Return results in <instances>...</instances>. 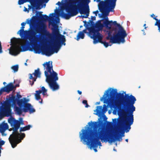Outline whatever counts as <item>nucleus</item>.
Instances as JSON below:
<instances>
[{
    "mask_svg": "<svg viewBox=\"0 0 160 160\" xmlns=\"http://www.w3.org/2000/svg\"><path fill=\"white\" fill-rule=\"evenodd\" d=\"M29 75H30V76L29 77V79H32V81L34 82L36 81V79H37V77L35 78H33L32 77V74H29Z\"/></svg>",
    "mask_w": 160,
    "mask_h": 160,
    "instance_id": "nucleus-34",
    "label": "nucleus"
},
{
    "mask_svg": "<svg viewBox=\"0 0 160 160\" xmlns=\"http://www.w3.org/2000/svg\"><path fill=\"white\" fill-rule=\"evenodd\" d=\"M19 86V85L18 84H16L15 86H14V89H15L16 87H18Z\"/></svg>",
    "mask_w": 160,
    "mask_h": 160,
    "instance_id": "nucleus-41",
    "label": "nucleus"
},
{
    "mask_svg": "<svg viewBox=\"0 0 160 160\" xmlns=\"http://www.w3.org/2000/svg\"><path fill=\"white\" fill-rule=\"evenodd\" d=\"M28 99L24 98L20 100H17L16 96L12 95L10 97L8 101L9 103H12V105L16 106L17 103L19 107H16L15 111L19 115H21L23 112H29L30 113L35 112V110L32 108V106L30 103H27Z\"/></svg>",
    "mask_w": 160,
    "mask_h": 160,
    "instance_id": "nucleus-5",
    "label": "nucleus"
},
{
    "mask_svg": "<svg viewBox=\"0 0 160 160\" xmlns=\"http://www.w3.org/2000/svg\"><path fill=\"white\" fill-rule=\"evenodd\" d=\"M96 110L97 113L101 114L102 112L105 113L107 111V107L105 104L103 105V108L102 106H98L97 107Z\"/></svg>",
    "mask_w": 160,
    "mask_h": 160,
    "instance_id": "nucleus-23",
    "label": "nucleus"
},
{
    "mask_svg": "<svg viewBox=\"0 0 160 160\" xmlns=\"http://www.w3.org/2000/svg\"><path fill=\"white\" fill-rule=\"evenodd\" d=\"M3 92L2 91V90H1V89L0 90V96L2 94V93Z\"/></svg>",
    "mask_w": 160,
    "mask_h": 160,
    "instance_id": "nucleus-45",
    "label": "nucleus"
},
{
    "mask_svg": "<svg viewBox=\"0 0 160 160\" xmlns=\"http://www.w3.org/2000/svg\"><path fill=\"white\" fill-rule=\"evenodd\" d=\"M11 68L13 70L14 72H17L18 69V65H14L11 67Z\"/></svg>",
    "mask_w": 160,
    "mask_h": 160,
    "instance_id": "nucleus-32",
    "label": "nucleus"
},
{
    "mask_svg": "<svg viewBox=\"0 0 160 160\" xmlns=\"http://www.w3.org/2000/svg\"><path fill=\"white\" fill-rule=\"evenodd\" d=\"M103 38L102 35H101L97 37L92 38L93 40V43L94 44L100 42L102 44H103L104 46L106 47L107 48L109 46V44L108 42L106 41H103L102 40Z\"/></svg>",
    "mask_w": 160,
    "mask_h": 160,
    "instance_id": "nucleus-16",
    "label": "nucleus"
},
{
    "mask_svg": "<svg viewBox=\"0 0 160 160\" xmlns=\"http://www.w3.org/2000/svg\"><path fill=\"white\" fill-rule=\"evenodd\" d=\"M24 8H24V11L25 12L28 11L27 8L25 7H24Z\"/></svg>",
    "mask_w": 160,
    "mask_h": 160,
    "instance_id": "nucleus-44",
    "label": "nucleus"
},
{
    "mask_svg": "<svg viewBox=\"0 0 160 160\" xmlns=\"http://www.w3.org/2000/svg\"><path fill=\"white\" fill-rule=\"evenodd\" d=\"M82 27V26H80V28H81V27Z\"/></svg>",
    "mask_w": 160,
    "mask_h": 160,
    "instance_id": "nucleus-54",
    "label": "nucleus"
},
{
    "mask_svg": "<svg viewBox=\"0 0 160 160\" xmlns=\"http://www.w3.org/2000/svg\"><path fill=\"white\" fill-rule=\"evenodd\" d=\"M117 0H108L102 2L99 6V9L102 13L108 14L110 12L114 11Z\"/></svg>",
    "mask_w": 160,
    "mask_h": 160,
    "instance_id": "nucleus-7",
    "label": "nucleus"
},
{
    "mask_svg": "<svg viewBox=\"0 0 160 160\" xmlns=\"http://www.w3.org/2000/svg\"><path fill=\"white\" fill-rule=\"evenodd\" d=\"M16 96L17 98L16 97V98L17 99V100H20V99L22 98L21 95L18 93H17V94Z\"/></svg>",
    "mask_w": 160,
    "mask_h": 160,
    "instance_id": "nucleus-37",
    "label": "nucleus"
},
{
    "mask_svg": "<svg viewBox=\"0 0 160 160\" xmlns=\"http://www.w3.org/2000/svg\"><path fill=\"white\" fill-rule=\"evenodd\" d=\"M102 20H99L96 22L94 26L96 29L92 28L90 30L89 35L91 38H92L102 35V34L100 33L99 31L105 27L103 23L102 24L101 23Z\"/></svg>",
    "mask_w": 160,
    "mask_h": 160,
    "instance_id": "nucleus-8",
    "label": "nucleus"
},
{
    "mask_svg": "<svg viewBox=\"0 0 160 160\" xmlns=\"http://www.w3.org/2000/svg\"><path fill=\"white\" fill-rule=\"evenodd\" d=\"M65 10L67 13L62 12L61 16L66 19H69L71 17L76 15L78 13L77 10L72 9L70 7H65Z\"/></svg>",
    "mask_w": 160,
    "mask_h": 160,
    "instance_id": "nucleus-11",
    "label": "nucleus"
},
{
    "mask_svg": "<svg viewBox=\"0 0 160 160\" xmlns=\"http://www.w3.org/2000/svg\"><path fill=\"white\" fill-rule=\"evenodd\" d=\"M50 74H48V73H47V72H45V75L46 77V81L47 82L56 81L58 79V74L56 72L53 71L49 72Z\"/></svg>",
    "mask_w": 160,
    "mask_h": 160,
    "instance_id": "nucleus-13",
    "label": "nucleus"
},
{
    "mask_svg": "<svg viewBox=\"0 0 160 160\" xmlns=\"http://www.w3.org/2000/svg\"><path fill=\"white\" fill-rule=\"evenodd\" d=\"M26 24V22H22L21 25L22 27L21 28V29L18 32V34H19V35L22 37L23 35V32H24V28H25L24 26Z\"/></svg>",
    "mask_w": 160,
    "mask_h": 160,
    "instance_id": "nucleus-25",
    "label": "nucleus"
},
{
    "mask_svg": "<svg viewBox=\"0 0 160 160\" xmlns=\"http://www.w3.org/2000/svg\"><path fill=\"white\" fill-rule=\"evenodd\" d=\"M47 82L48 83L50 88L53 91H55L59 89V86L57 83L56 81H52Z\"/></svg>",
    "mask_w": 160,
    "mask_h": 160,
    "instance_id": "nucleus-22",
    "label": "nucleus"
},
{
    "mask_svg": "<svg viewBox=\"0 0 160 160\" xmlns=\"http://www.w3.org/2000/svg\"><path fill=\"white\" fill-rule=\"evenodd\" d=\"M52 27L51 29L52 31V37L53 39V45L52 47L53 53H57L59 50L61 44L65 45L66 39L65 36L60 33L58 25L56 24L52 23Z\"/></svg>",
    "mask_w": 160,
    "mask_h": 160,
    "instance_id": "nucleus-6",
    "label": "nucleus"
},
{
    "mask_svg": "<svg viewBox=\"0 0 160 160\" xmlns=\"http://www.w3.org/2000/svg\"><path fill=\"white\" fill-rule=\"evenodd\" d=\"M47 90L44 86L41 87V90L36 91V93L34 94L35 98L38 101L41 100V101L39 102L41 104L42 103V99L41 98L40 94L42 93L43 95L45 96L47 94Z\"/></svg>",
    "mask_w": 160,
    "mask_h": 160,
    "instance_id": "nucleus-15",
    "label": "nucleus"
},
{
    "mask_svg": "<svg viewBox=\"0 0 160 160\" xmlns=\"http://www.w3.org/2000/svg\"><path fill=\"white\" fill-rule=\"evenodd\" d=\"M82 102L83 104H85V107L86 108H88L89 107V105L87 103V100H83Z\"/></svg>",
    "mask_w": 160,
    "mask_h": 160,
    "instance_id": "nucleus-35",
    "label": "nucleus"
},
{
    "mask_svg": "<svg viewBox=\"0 0 160 160\" xmlns=\"http://www.w3.org/2000/svg\"><path fill=\"white\" fill-rule=\"evenodd\" d=\"M6 84V82H3V84H4V85H5V84Z\"/></svg>",
    "mask_w": 160,
    "mask_h": 160,
    "instance_id": "nucleus-52",
    "label": "nucleus"
},
{
    "mask_svg": "<svg viewBox=\"0 0 160 160\" xmlns=\"http://www.w3.org/2000/svg\"><path fill=\"white\" fill-rule=\"evenodd\" d=\"M103 24L107 29L109 30L108 36L106 37L107 40H110V42L113 43H124L125 38L127 34L125 30L120 24L116 21H109L108 17L104 18Z\"/></svg>",
    "mask_w": 160,
    "mask_h": 160,
    "instance_id": "nucleus-4",
    "label": "nucleus"
},
{
    "mask_svg": "<svg viewBox=\"0 0 160 160\" xmlns=\"http://www.w3.org/2000/svg\"><path fill=\"white\" fill-rule=\"evenodd\" d=\"M52 63V62L51 61L46 62L43 64V65L44 68V70L46 69V70L44 71L45 75V74L46 72H47V73H48L53 71Z\"/></svg>",
    "mask_w": 160,
    "mask_h": 160,
    "instance_id": "nucleus-17",
    "label": "nucleus"
},
{
    "mask_svg": "<svg viewBox=\"0 0 160 160\" xmlns=\"http://www.w3.org/2000/svg\"><path fill=\"white\" fill-rule=\"evenodd\" d=\"M42 53L48 56H50L53 54L52 46H46L42 49Z\"/></svg>",
    "mask_w": 160,
    "mask_h": 160,
    "instance_id": "nucleus-18",
    "label": "nucleus"
},
{
    "mask_svg": "<svg viewBox=\"0 0 160 160\" xmlns=\"http://www.w3.org/2000/svg\"><path fill=\"white\" fill-rule=\"evenodd\" d=\"M13 131L12 134L10 135L9 140V142L13 148H15L17 146V143H15L17 139L19 138L20 134L18 132V130L19 128H12Z\"/></svg>",
    "mask_w": 160,
    "mask_h": 160,
    "instance_id": "nucleus-9",
    "label": "nucleus"
},
{
    "mask_svg": "<svg viewBox=\"0 0 160 160\" xmlns=\"http://www.w3.org/2000/svg\"><path fill=\"white\" fill-rule=\"evenodd\" d=\"M8 123L10 124L12 128H19L20 126V122L14 118L9 120Z\"/></svg>",
    "mask_w": 160,
    "mask_h": 160,
    "instance_id": "nucleus-19",
    "label": "nucleus"
},
{
    "mask_svg": "<svg viewBox=\"0 0 160 160\" xmlns=\"http://www.w3.org/2000/svg\"><path fill=\"white\" fill-rule=\"evenodd\" d=\"M91 20H89V22H88V24L89 25H92L94 24L93 21L95 20H96V17L95 16H91Z\"/></svg>",
    "mask_w": 160,
    "mask_h": 160,
    "instance_id": "nucleus-31",
    "label": "nucleus"
},
{
    "mask_svg": "<svg viewBox=\"0 0 160 160\" xmlns=\"http://www.w3.org/2000/svg\"><path fill=\"white\" fill-rule=\"evenodd\" d=\"M125 141L127 142H128V139H125Z\"/></svg>",
    "mask_w": 160,
    "mask_h": 160,
    "instance_id": "nucleus-50",
    "label": "nucleus"
},
{
    "mask_svg": "<svg viewBox=\"0 0 160 160\" xmlns=\"http://www.w3.org/2000/svg\"><path fill=\"white\" fill-rule=\"evenodd\" d=\"M146 24H144L143 26L145 27V28H144L145 29H146L147 28V27H146Z\"/></svg>",
    "mask_w": 160,
    "mask_h": 160,
    "instance_id": "nucleus-47",
    "label": "nucleus"
},
{
    "mask_svg": "<svg viewBox=\"0 0 160 160\" xmlns=\"http://www.w3.org/2000/svg\"><path fill=\"white\" fill-rule=\"evenodd\" d=\"M32 74L34 75L36 77H40L41 72H40L39 69L38 68L37 70H35L34 72Z\"/></svg>",
    "mask_w": 160,
    "mask_h": 160,
    "instance_id": "nucleus-29",
    "label": "nucleus"
},
{
    "mask_svg": "<svg viewBox=\"0 0 160 160\" xmlns=\"http://www.w3.org/2000/svg\"><path fill=\"white\" fill-rule=\"evenodd\" d=\"M154 19L156 21L154 25L155 26H158L160 24V19L159 20H158L156 18H154Z\"/></svg>",
    "mask_w": 160,
    "mask_h": 160,
    "instance_id": "nucleus-33",
    "label": "nucleus"
},
{
    "mask_svg": "<svg viewBox=\"0 0 160 160\" xmlns=\"http://www.w3.org/2000/svg\"><path fill=\"white\" fill-rule=\"evenodd\" d=\"M77 92H78V93L79 94H80V95L82 93V92L81 91H80L79 90H78Z\"/></svg>",
    "mask_w": 160,
    "mask_h": 160,
    "instance_id": "nucleus-43",
    "label": "nucleus"
},
{
    "mask_svg": "<svg viewBox=\"0 0 160 160\" xmlns=\"http://www.w3.org/2000/svg\"><path fill=\"white\" fill-rule=\"evenodd\" d=\"M83 22L85 24H86L87 23V22L86 21H83Z\"/></svg>",
    "mask_w": 160,
    "mask_h": 160,
    "instance_id": "nucleus-49",
    "label": "nucleus"
},
{
    "mask_svg": "<svg viewBox=\"0 0 160 160\" xmlns=\"http://www.w3.org/2000/svg\"><path fill=\"white\" fill-rule=\"evenodd\" d=\"M98 12V10H97L96 11H94L93 12V13L96 14V16H97V14Z\"/></svg>",
    "mask_w": 160,
    "mask_h": 160,
    "instance_id": "nucleus-39",
    "label": "nucleus"
},
{
    "mask_svg": "<svg viewBox=\"0 0 160 160\" xmlns=\"http://www.w3.org/2000/svg\"><path fill=\"white\" fill-rule=\"evenodd\" d=\"M60 4V2H58L57 3V4H58V5H59Z\"/></svg>",
    "mask_w": 160,
    "mask_h": 160,
    "instance_id": "nucleus-48",
    "label": "nucleus"
},
{
    "mask_svg": "<svg viewBox=\"0 0 160 160\" xmlns=\"http://www.w3.org/2000/svg\"><path fill=\"white\" fill-rule=\"evenodd\" d=\"M24 0H19L18 2V4L19 5H21L24 3L25 1H24Z\"/></svg>",
    "mask_w": 160,
    "mask_h": 160,
    "instance_id": "nucleus-36",
    "label": "nucleus"
},
{
    "mask_svg": "<svg viewBox=\"0 0 160 160\" xmlns=\"http://www.w3.org/2000/svg\"><path fill=\"white\" fill-rule=\"evenodd\" d=\"M4 113L6 116H9L11 114V110L10 106L8 105L5 104L2 109Z\"/></svg>",
    "mask_w": 160,
    "mask_h": 160,
    "instance_id": "nucleus-21",
    "label": "nucleus"
},
{
    "mask_svg": "<svg viewBox=\"0 0 160 160\" xmlns=\"http://www.w3.org/2000/svg\"><path fill=\"white\" fill-rule=\"evenodd\" d=\"M84 36V34L82 32L80 31L77 35L76 40L78 41L80 38L83 39Z\"/></svg>",
    "mask_w": 160,
    "mask_h": 160,
    "instance_id": "nucleus-28",
    "label": "nucleus"
},
{
    "mask_svg": "<svg viewBox=\"0 0 160 160\" xmlns=\"http://www.w3.org/2000/svg\"><path fill=\"white\" fill-rule=\"evenodd\" d=\"M84 6V5L83 3L81 2L80 4L78 5V9L81 14H86L85 16L81 15L80 17H82L83 18H88L89 13V6L88 4H87L85 8L83 7Z\"/></svg>",
    "mask_w": 160,
    "mask_h": 160,
    "instance_id": "nucleus-10",
    "label": "nucleus"
},
{
    "mask_svg": "<svg viewBox=\"0 0 160 160\" xmlns=\"http://www.w3.org/2000/svg\"><path fill=\"white\" fill-rule=\"evenodd\" d=\"M31 127V126L30 125H28L24 127H21L20 129V132H23L29 130Z\"/></svg>",
    "mask_w": 160,
    "mask_h": 160,
    "instance_id": "nucleus-30",
    "label": "nucleus"
},
{
    "mask_svg": "<svg viewBox=\"0 0 160 160\" xmlns=\"http://www.w3.org/2000/svg\"><path fill=\"white\" fill-rule=\"evenodd\" d=\"M75 0H69L65 7H69L72 9L77 10V6L74 5L76 3Z\"/></svg>",
    "mask_w": 160,
    "mask_h": 160,
    "instance_id": "nucleus-24",
    "label": "nucleus"
},
{
    "mask_svg": "<svg viewBox=\"0 0 160 160\" xmlns=\"http://www.w3.org/2000/svg\"><path fill=\"white\" fill-rule=\"evenodd\" d=\"M82 32H83V33H86L87 32V29H84Z\"/></svg>",
    "mask_w": 160,
    "mask_h": 160,
    "instance_id": "nucleus-40",
    "label": "nucleus"
},
{
    "mask_svg": "<svg viewBox=\"0 0 160 160\" xmlns=\"http://www.w3.org/2000/svg\"><path fill=\"white\" fill-rule=\"evenodd\" d=\"M106 92L100 100H104L103 103L108 104H112L117 101L118 102L119 106L118 114L121 116L114 120L115 122L117 121L120 131L123 130L126 132H128L134 121L133 113L136 109L134 104L136 101V98L132 95L125 93L124 95L123 93H118L116 89H112L110 92L108 90Z\"/></svg>",
    "mask_w": 160,
    "mask_h": 160,
    "instance_id": "nucleus-1",
    "label": "nucleus"
},
{
    "mask_svg": "<svg viewBox=\"0 0 160 160\" xmlns=\"http://www.w3.org/2000/svg\"><path fill=\"white\" fill-rule=\"evenodd\" d=\"M154 14H152L151 15V17L153 18V19H154V18H156V17H154Z\"/></svg>",
    "mask_w": 160,
    "mask_h": 160,
    "instance_id": "nucleus-42",
    "label": "nucleus"
},
{
    "mask_svg": "<svg viewBox=\"0 0 160 160\" xmlns=\"http://www.w3.org/2000/svg\"><path fill=\"white\" fill-rule=\"evenodd\" d=\"M17 42L16 38H13L11 39L12 43L14 44L12 50L9 52L12 55H17L20 52H21L22 48L16 44Z\"/></svg>",
    "mask_w": 160,
    "mask_h": 160,
    "instance_id": "nucleus-12",
    "label": "nucleus"
},
{
    "mask_svg": "<svg viewBox=\"0 0 160 160\" xmlns=\"http://www.w3.org/2000/svg\"><path fill=\"white\" fill-rule=\"evenodd\" d=\"M143 34L144 35H145V33L144 32V33H143Z\"/></svg>",
    "mask_w": 160,
    "mask_h": 160,
    "instance_id": "nucleus-53",
    "label": "nucleus"
},
{
    "mask_svg": "<svg viewBox=\"0 0 160 160\" xmlns=\"http://www.w3.org/2000/svg\"><path fill=\"white\" fill-rule=\"evenodd\" d=\"M42 12H39V17H38L39 20L42 22L46 21L48 19H49L50 21H49V24H52L54 23L53 22L54 21V17L55 16L54 13H52L50 14L49 17L46 15H42Z\"/></svg>",
    "mask_w": 160,
    "mask_h": 160,
    "instance_id": "nucleus-14",
    "label": "nucleus"
},
{
    "mask_svg": "<svg viewBox=\"0 0 160 160\" xmlns=\"http://www.w3.org/2000/svg\"><path fill=\"white\" fill-rule=\"evenodd\" d=\"M1 89L3 92H7L8 93L14 89V85L11 82Z\"/></svg>",
    "mask_w": 160,
    "mask_h": 160,
    "instance_id": "nucleus-20",
    "label": "nucleus"
},
{
    "mask_svg": "<svg viewBox=\"0 0 160 160\" xmlns=\"http://www.w3.org/2000/svg\"><path fill=\"white\" fill-rule=\"evenodd\" d=\"M90 128L88 127V129H82V132L80 134L81 140H83L87 144L90 145L91 148H93L95 152H97L96 149L98 146H101V143L99 140L102 141L103 140L105 142L108 141L112 142L116 140L121 141L122 139L120 136L115 135L113 137L111 133H106V131L102 128H99L98 132L97 129L98 126V122H92V124L88 123Z\"/></svg>",
    "mask_w": 160,
    "mask_h": 160,
    "instance_id": "nucleus-2",
    "label": "nucleus"
},
{
    "mask_svg": "<svg viewBox=\"0 0 160 160\" xmlns=\"http://www.w3.org/2000/svg\"><path fill=\"white\" fill-rule=\"evenodd\" d=\"M65 1H66V0H65Z\"/></svg>",
    "mask_w": 160,
    "mask_h": 160,
    "instance_id": "nucleus-55",
    "label": "nucleus"
},
{
    "mask_svg": "<svg viewBox=\"0 0 160 160\" xmlns=\"http://www.w3.org/2000/svg\"><path fill=\"white\" fill-rule=\"evenodd\" d=\"M8 128V125L7 123H4L0 125V130L1 132H4Z\"/></svg>",
    "mask_w": 160,
    "mask_h": 160,
    "instance_id": "nucleus-26",
    "label": "nucleus"
},
{
    "mask_svg": "<svg viewBox=\"0 0 160 160\" xmlns=\"http://www.w3.org/2000/svg\"><path fill=\"white\" fill-rule=\"evenodd\" d=\"M24 65L26 66H27L28 65H27V62H25V63H24Z\"/></svg>",
    "mask_w": 160,
    "mask_h": 160,
    "instance_id": "nucleus-51",
    "label": "nucleus"
},
{
    "mask_svg": "<svg viewBox=\"0 0 160 160\" xmlns=\"http://www.w3.org/2000/svg\"><path fill=\"white\" fill-rule=\"evenodd\" d=\"M36 17L33 16L31 20L27 19V23L30 26L28 37H24L23 38L25 41V43L22 45V50L21 52H24L29 50L32 51V48L30 45H33V48L34 52L35 53L39 54L41 51L39 47L37 46V42H40L42 41L47 32L46 25L42 24L36 29V32L33 30L35 26V22Z\"/></svg>",
    "mask_w": 160,
    "mask_h": 160,
    "instance_id": "nucleus-3",
    "label": "nucleus"
},
{
    "mask_svg": "<svg viewBox=\"0 0 160 160\" xmlns=\"http://www.w3.org/2000/svg\"><path fill=\"white\" fill-rule=\"evenodd\" d=\"M20 134V135L19 136V138H18V139H17L15 143H17V145L20 143L21 142L22 140L25 136V134L24 133H21Z\"/></svg>",
    "mask_w": 160,
    "mask_h": 160,
    "instance_id": "nucleus-27",
    "label": "nucleus"
},
{
    "mask_svg": "<svg viewBox=\"0 0 160 160\" xmlns=\"http://www.w3.org/2000/svg\"><path fill=\"white\" fill-rule=\"evenodd\" d=\"M29 82H30V85H31V86H32L33 84H34V82H33V81H32L31 82V81L30 80L29 81Z\"/></svg>",
    "mask_w": 160,
    "mask_h": 160,
    "instance_id": "nucleus-38",
    "label": "nucleus"
},
{
    "mask_svg": "<svg viewBox=\"0 0 160 160\" xmlns=\"http://www.w3.org/2000/svg\"><path fill=\"white\" fill-rule=\"evenodd\" d=\"M100 103V102H96V105H98V104H99Z\"/></svg>",
    "mask_w": 160,
    "mask_h": 160,
    "instance_id": "nucleus-46",
    "label": "nucleus"
}]
</instances>
